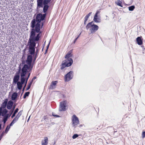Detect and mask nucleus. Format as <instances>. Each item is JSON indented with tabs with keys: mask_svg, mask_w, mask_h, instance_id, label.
Here are the masks:
<instances>
[{
	"mask_svg": "<svg viewBox=\"0 0 145 145\" xmlns=\"http://www.w3.org/2000/svg\"><path fill=\"white\" fill-rule=\"evenodd\" d=\"M40 40L29 38L27 42V46H28L29 54H27V57L26 59V64L27 67L29 71H31L33 68L34 63L33 60V55L35 53V49L37 43Z\"/></svg>",
	"mask_w": 145,
	"mask_h": 145,
	"instance_id": "2",
	"label": "nucleus"
},
{
	"mask_svg": "<svg viewBox=\"0 0 145 145\" xmlns=\"http://www.w3.org/2000/svg\"><path fill=\"white\" fill-rule=\"evenodd\" d=\"M18 97V94L16 92H14L12 94L11 96V99L12 101L16 100Z\"/></svg>",
	"mask_w": 145,
	"mask_h": 145,
	"instance_id": "16",
	"label": "nucleus"
},
{
	"mask_svg": "<svg viewBox=\"0 0 145 145\" xmlns=\"http://www.w3.org/2000/svg\"><path fill=\"white\" fill-rule=\"evenodd\" d=\"M11 126H10V124H9V125H8L7 126V127L5 130V131H3L4 132V133H5V134H6L7 133L8 131H9L10 128V127Z\"/></svg>",
	"mask_w": 145,
	"mask_h": 145,
	"instance_id": "23",
	"label": "nucleus"
},
{
	"mask_svg": "<svg viewBox=\"0 0 145 145\" xmlns=\"http://www.w3.org/2000/svg\"><path fill=\"white\" fill-rule=\"evenodd\" d=\"M142 38L141 37H138L136 38L137 43L139 45H141L143 44L142 39Z\"/></svg>",
	"mask_w": 145,
	"mask_h": 145,
	"instance_id": "12",
	"label": "nucleus"
},
{
	"mask_svg": "<svg viewBox=\"0 0 145 145\" xmlns=\"http://www.w3.org/2000/svg\"><path fill=\"white\" fill-rule=\"evenodd\" d=\"M142 136L143 138L145 137V131H143L142 133Z\"/></svg>",
	"mask_w": 145,
	"mask_h": 145,
	"instance_id": "35",
	"label": "nucleus"
},
{
	"mask_svg": "<svg viewBox=\"0 0 145 145\" xmlns=\"http://www.w3.org/2000/svg\"><path fill=\"white\" fill-rule=\"evenodd\" d=\"M30 94V92H27L25 93L24 96L23 98L24 99H25L27 97H28Z\"/></svg>",
	"mask_w": 145,
	"mask_h": 145,
	"instance_id": "25",
	"label": "nucleus"
},
{
	"mask_svg": "<svg viewBox=\"0 0 145 145\" xmlns=\"http://www.w3.org/2000/svg\"><path fill=\"white\" fill-rule=\"evenodd\" d=\"M25 50H26L25 49L23 50V54H25Z\"/></svg>",
	"mask_w": 145,
	"mask_h": 145,
	"instance_id": "47",
	"label": "nucleus"
},
{
	"mask_svg": "<svg viewBox=\"0 0 145 145\" xmlns=\"http://www.w3.org/2000/svg\"><path fill=\"white\" fill-rule=\"evenodd\" d=\"M21 66V65H19L18 70L21 71V77H25L27 73L31 71L27 67V65H24L22 68Z\"/></svg>",
	"mask_w": 145,
	"mask_h": 145,
	"instance_id": "4",
	"label": "nucleus"
},
{
	"mask_svg": "<svg viewBox=\"0 0 145 145\" xmlns=\"http://www.w3.org/2000/svg\"><path fill=\"white\" fill-rule=\"evenodd\" d=\"M57 82L58 81H52L50 84V85L49 86V89H54V86H56Z\"/></svg>",
	"mask_w": 145,
	"mask_h": 145,
	"instance_id": "11",
	"label": "nucleus"
},
{
	"mask_svg": "<svg viewBox=\"0 0 145 145\" xmlns=\"http://www.w3.org/2000/svg\"><path fill=\"white\" fill-rule=\"evenodd\" d=\"M48 139L47 137H44V140L42 141V145H47L48 144Z\"/></svg>",
	"mask_w": 145,
	"mask_h": 145,
	"instance_id": "18",
	"label": "nucleus"
},
{
	"mask_svg": "<svg viewBox=\"0 0 145 145\" xmlns=\"http://www.w3.org/2000/svg\"><path fill=\"white\" fill-rule=\"evenodd\" d=\"M37 10L39 11L40 8H43L42 12L37 14L35 18H33L30 24V32L29 38L40 40L42 31L41 29L43 27L49 7L48 4L50 2L45 1L44 0H37Z\"/></svg>",
	"mask_w": 145,
	"mask_h": 145,
	"instance_id": "1",
	"label": "nucleus"
},
{
	"mask_svg": "<svg viewBox=\"0 0 145 145\" xmlns=\"http://www.w3.org/2000/svg\"><path fill=\"white\" fill-rule=\"evenodd\" d=\"M72 52V50H71L69 51L65 56V58L66 59L71 58V57H72L73 56L72 54H71Z\"/></svg>",
	"mask_w": 145,
	"mask_h": 145,
	"instance_id": "13",
	"label": "nucleus"
},
{
	"mask_svg": "<svg viewBox=\"0 0 145 145\" xmlns=\"http://www.w3.org/2000/svg\"><path fill=\"white\" fill-rule=\"evenodd\" d=\"M36 78V76L34 77L32 79V80L31 81H33V80H35Z\"/></svg>",
	"mask_w": 145,
	"mask_h": 145,
	"instance_id": "46",
	"label": "nucleus"
},
{
	"mask_svg": "<svg viewBox=\"0 0 145 145\" xmlns=\"http://www.w3.org/2000/svg\"><path fill=\"white\" fill-rule=\"evenodd\" d=\"M93 20L96 23H100L101 22V17L99 16H94Z\"/></svg>",
	"mask_w": 145,
	"mask_h": 145,
	"instance_id": "14",
	"label": "nucleus"
},
{
	"mask_svg": "<svg viewBox=\"0 0 145 145\" xmlns=\"http://www.w3.org/2000/svg\"><path fill=\"white\" fill-rule=\"evenodd\" d=\"M52 116L56 118H58L60 117L59 116L57 115H56L55 114H54V113H52Z\"/></svg>",
	"mask_w": 145,
	"mask_h": 145,
	"instance_id": "34",
	"label": "nucleus"
},
{
	"mask_svg": "<svg viewBox=\"0 0 145 145\" xmlns=\"http://www.w3.org/2000/svg\"><path fill=\"white\" fill-rule=\"evenodd\" d=\"M74 76V72L72 71H70L66 74L64 76L65 81V82H68L72 79Z\"/></svg>",
	"mask_w": 145,
	"mask_h": 145,
	"instance_id": "6",
	"label": "nucleus"
},
{
	"mask_svg": "<svg viewBox=\"0 0 145 145\" xmlns=\"http://www.w3.org/2000/svg\"><path fill=\"white\" fill-rule=\"evenodd\" d=\"M22 110H21L19 112H18V114L21 116L22 114Z\"/></svg>",
	"mask_w": 145,
	"mask_h": 145,
	"instance_id": "38",
	"label": "nucleus"
},
{
	"mask_svg": "<svg viewBox=\"0 0 145 145\" xmlns=\"http://www.w3.org/2000/svg\"><path fill=\"white\" fill-rule=\"evenodd\" d=\"M67 104V101L64 100L60 103V108L59 111H65L66 110V107Z\"/></svg>",
	"mask_w": 145,
	"mask_h": 145,
	"instance_id": "7",
	"label": "nucleus"
},
{
	"mask_svg": "<svg viewBox=\"0 0 145 145\" xmlns=\"http://www.w3.org/2000/svg\"><path fill=\"white\" fill-rule=\"evenodd\" d=\"M19 109L18 108H16L14 111H13V113L11 116V118H13L16 116V114L18 112Z\"/></svg>",
	"mask_w": 145,
	"mask_h": 145,
	"instance_id": "19",
	"label": "nucleus"
},
{
	"mask_svg": "<svg viewBox=\"0 0 145 145\" xmlns=\"http://www.w3.org/2000/svg\"><path fill=\"white\" fill-rule=\"evenodd\" d=\"M5 133H4V132L3 131L0 136L3 137V136H4Z\"/></svg>",
	"mask_w": 145,
	"mask_h": 145,
	"instance_id": "36",
	"label": "nucleus"
},
{
	"mask_svg": "<svg viewBox=\"0 0 145 145\" xmlns=\"http://www.w3.org/2000/svg\"><path fill=\"white\" fill-rule=\"evenodd\" d=\"M25 82V77H21L20 81L16 83L17 88L19 90L22 89L23 85L24 83Z\"/></svg>",
	"mask_w": 145,
	"mask_h": 145,
	"instance_id": "8",
	"label": "nucleus"
},
{
	"mask_svg": "<svg viewBox=\"0 0 145 145\" xmlns=\"http://www.w3.org/2000/svg\"><path fill=\"white\" fill-rule=\"evenodd\" d=\"M55 143H56V142H54V144H55Z\"/></svg>",
	"mask_w": 145,
	"mask_h": 145,
	"instance_id": "55",
	"label": "nucleus"
},
{
	"mask_svg": "<svg viewBox=\"0 0 145 145\" xmlns=\"http://www.w3.org/2000/svg\"><path fill=\"white\" fill-rule=\"evenodd\" d=\"M79 37V36H78V37H77L75 39V40H77V39H78V37Z\"/></svg>",
	"mask_w": 145,
	"mask_h": 145,
	"instance_id": "49",
	"label": "nucleus"
},
{
	"mask_svg": "<svg viewBox=\"0 0 145 145\" xmlns=\"http://www.w3.org/2000/svg\"><path fill=\"white\" fill-rule=\"evenodd\" d=\"M72 123L73 126L74 127L76 128V126L79 123V121L78 118L74 114L72 116Z\"/></svg>",
	"mask_w": 145,
	"mask_h": 145,
	"instance_id": "9",
	"label": "nucleus"
},
{
	"mask_svg": "<svg viewBox=\"0 0 145 145\" xmlns=\"http://www.w3.org/2000/svg\"><path fill=\"white\" fill-rule=\"evenodd\" d=\"M29 118H30V117H29V118H28V120L27 121H28L29 120Z\"/></svg>",
	"mask_w": 145,
	"mask_h": 145,
	"instance_id": "57",
	"label": "nucleus"
},
{
	"mask_svg": "<svg viewBox=\"0 0 145 145\" xmlns=\"http://www.w3.org/2000/svg\"><path fill=\"white\" fill-rule=\"evenodd\" d=\"M135 6L134 5H132L128 7L129 10L130 11H133L135 8Z\"/></svg>",
	"mask_w": 145,
	"mask_h": 145,
	"instance_id": "24",
	"label": "nucleus"
},
{
	"mask_svg": "<svg viewBox=\"0 0 145 145\" xmlns=\"http://www.w3.org/2000/svg\"><path fill=\"white\" fill-rule=\"evenodd\" d=\"M5 105L6 106L7 109L8 110H14L16 107V105H13L14 102L12 100L8 101V99L7 98L4 99L1 104L3 106Z\"/></svg>",
	"mask_w": 145,
	"mask_h": 145,
	"instance_id": "3",
	"label": "nucleus"
},
{
	"mask_svg": "<svg viewBox=\"0 0 145 145\" xmlns=\"http://www.w3.org/2000/svg\"><path fill=\"white\" fill-rule=\"evenodd\" d=\"M20 115H19L18 114L16 116V117L17 118H18L19 119V118L20 117Z\"/></svg>",
	"mask_w": 145,
	"mask_h": 145,
	"instance_id": "41",
	"label": "nucleus"
},
{
	"mask_svg": "<svg viewBox=\"0 0 145 145\" xmlns=\"http://www.w3.org/2000/svg\"><path fill=\"white\" fill-rule=\"evenodd\" d=\"M13 111H14V110H10L9 114L10 115V116H11V115L12 114V113H13Z\"/></svg>",
	"mask_w": 145,
	"mask_h": 145,
	"instance_id": "39",
	"label": "nucleus"
},
{
	"mask_svg": "<svg viewBox=\"0 0 145 145\" xmlns=\"http://www.w3.org/2000/svg\"><path fill=\"white\" fill-rule=\"evenodd\" d=\"M22 110H21L19 112H18V114L21 116L22 114Z\"/></svg>",
	"mask_w": 145,
	"mask_h": 145,
	"instance_id": "37",
	"label": "nucleus"
},
{
	"mask_svg": "<svg viewBox=\"0 0 145 145\" xmlns=\"http://www.w3.org/2000/svg\"><path fill=\"white\" fill-rule=\"evenodd\" d=\"M116 4L121 7H122V3L120 0H117L116 2Z\"/></svg>",
	"mask_w": 145,
	"mask_h": 145,
	"instance_id": "22",
	"label": "nucleus"
},
{
	"mask_svg": "<svg viewBox=\"0 0 145 145\" xmlns=\"http://www.w3.org/2000/svg\"><path fill=\"white\" fill-rule=\"evenodd\" d=\"M32 82H33V81H31L28 84L27 87L26 88V91L28 90L30 88V87H31V84L32 83Z\"/></svg>",
	"mask_w": 145,
	"mask_h": 145,
	"instance_id": "26",
	"label": "nucleus"
},
{
	"mask_svg": "<svg viewBox=\"0 0 145 145\" xmlns=\"http://www.w3.org/2000/svg\"><path fill=\"white\" fill-rule=\"evenodd\" d=\"M82 125H80V127H82Z\"/></svg>",
	"mask_w": 145,
	"mask_h": 145,
	"instance_id": "54",
	"label": "nucleus"
},
{
	"mask_svg": "<svg viewBox=\"0 0 145 145\" xmlns=\"http://www.w3.org/2000/svg\"><path fill=\"white\" fill-rule=\"evenodd\" d=\"M81 33H80V34L78 36H80V35H81Z\"/></svg>",
	"mask_w": 145,
	"mask_h": 145,
	"instance_id": "56",
	"label": "nucleus"
},
{
	"mask_svg": "<svg viewBox=\"0 0 145 145\" xmlns=\"http://www.w3.org/2000/svg\"><path fill=\"white\" fill-rule=\"evenodd\" d=\"M37 53H35V57H37Z\"/></svg>",
	"mask_w": 145,
	"mask_h": 145,
	"instance_id": "52",
	"label": "nucleus"
},
{
	"mask_svg": "<svg viewBox=\"0 0 145 145\" xmlns=\"http://www.w3.org/2000/svg\"><path fill=\"white\" fill-rule=\"evenodd\" d=\"M100 11L99 10H97L94 16H99L98 14H99Z\"/></svg>",
	"mask_w": 145,
	"mask_h": 145,
	"instance_id": "32",
	"label": "nucleus"
},
{
	"mask_svg": "<svg viewBox=\"0 0 145 145\" xmlns=\"http://www.w3.org/2000/svg\"><path fill=\"white\" fill-rule=\"evenodd\" d=\"M30 73H29L28 74L27 77L26 78H25V83H25V85L24 87V88H23V91L24 90V89H25V87L26 86L28 80L29 79V76H30Z\"/></svg>",
	"mask_w": 145,
	"mask_h": 145,
	"instance_id": "17",
	"label": "nucleus"
},
{
	"mask_svg": "<svg viewBox=\"0 0 145 145\" xmlns=\"http://www.w3.org/2000/svg\"><path fill=\"white\" fill-rule=\"evenodd\" d=\"M88 20H86L85 19H84V25H86V21H87Z\"/></svg>",
	"mask_w": 145,
	"mask_h": 145,
	"instance_id": "45",
	"label": "nucleus"
},
{
	"mask_svg": "<svg viewBox=\"0 0 145 145\" xmlns=\"http://www.w3.org/2000/svg\"><path fill=\"white\" fill-rule=\"evenodd\" d=\"M73 61L72 58H69L66 59L64 60L62 63L61 69L62 70L66 67H68L71 66L72 64Z\"/></svg>",
	"mask_w": 145,
	"mask_h": 145,
	"instance_id": "5",
	"label": "nucleus"
},
{
	"mask_svg": "<svg viewBox=\"0 0 145 145\" xmlns=\"http://www.w3.org/2000/svg\"><path fill=\"white\" fill-rule=\"evenodd\" d=\"M98 26L95 24H93L92 27L89 29L91 33H93L96 32L98 29Z\"/></svg>",
	"mask_w": 145,
	"mask_h": 145,
	"instance_id": "10",
	"label": "nucleus"
},
{
	"mask_svg": "<svg viewBox=\"0 0 145 145\" xmlns=\"http://www.w3.org/2000/svg\"><path fill=\"white\" fill-rule=\"evenodd\" d=\"M25 55H26V54H23L22 57L21 58V60H25Z\"/></svg>",
	"mask_w": 145,
	"mask_h": 145,
	"instance_id": "33",
	"label": "nucleus"
},
{
	"mask_svg": "<svg viewBox=\"0 0 145 145\" xmlns=\"http://www.w3.org/2000/svg\"><path fill=\"white\" fill-rule=\"evenodd\" d=\"M43 48H42V50H43Z\"/></svg>",
	"mask_w": 145,
	"mask_h": 145,
	"instance_id": "58",
	"label": "nucleus"
},
{
	"mask_svg": "<svg viewBox=\"0 0 145 145\" xmlns=\"http://www.w3.org/2000/svg\"><path fill=\"white\" fill-rule=\"evenodd\" d=\"M47 51H48V50L46 49V50L45 51V53H44V54H46L47 53Z\"/></svg>",
	"mask_w": 145,
	"mask_h": 145,
	"instance_id": "50",
	"label": "nucleus"
},
{
	"mask_svg": "<svg viewBox=\"0 0 145 145\" xmlns=\"http://www.w3.org/2000/svg\"><path fill=\"white\" fill-rule=\"evenodd\" d=\"M3 117V122L4 124H5L6 122L8 120V118H6V117H5L4 116Z\"/></svg>",
	"mask_w": 145,
	"mask_h": 145,
	"instance_id": "28",
	"label": "nucleus"
},
{
	"mask_svg": "<svg viewBox=\"0 0 145 145\" xmlns=\"http://www.w3.org/2000/svg\"><path fill=\"white\" fill-rule=\"evenodd\" d=\"M93 21L91 22H90L88 23L86 26V29L87 30L89 28L91 27H92L93 25Z\"/></svg>",
	"mask_w": 145,
	"mask_h": 145,
	"instance_id": "21",
	"label": "nucleus"
},
{
	"mask_svg": "<svg viewBox=\"0 0 145 145\" xmlns=\"http://www.w3.org/2000/svg\"><path fill=\"white\" fill-rule=\"evenodd\" d=\"M39 49H37L36 50L35 53H38V52H39Z\"/></svg>",
	"mask_w": 145,
	"mask_h": 145,
	"instance_id": "48",
	"label": "nucleus"
},
{
	"mask_svg": "<svg viewBox=\"0 0 145 145\" xmlns=\"http://www.w3.org/2000/svg\"><path fill=\"white\" fill-rule=\"evenodd\" d=\"M18 119L15 117L10 123V126H12L15 123L18 121Z\"/></svg>",
	"mask_w": 145,
	"mask_h": 145,
	"instance_id": "20",
	"label": "nucleus"
},
{
	"mask_svg": "<svg viewBox=\"0 0 145 145\" xmlns=\"http://www.w3.org/2000/svg\"><path fill=\"white\" fill-rule=\"evenodd\" d=\"M45 1L49 2H50L51 0H44Z\"/></svg>",
	"mask_w": 145,
	"mask_h": 145,
	"instance_id": "44",
	"label": "nucleus"
},
{
	"mask_svg": "<svg viewBox=\"0 0 145 145\" xmlns=\"http://www.w3.org/2000/svg\"><path fill=\"white\" fill-rule=\"evenodd\" d=\"M76 41V40H74V43Z\"/></svg>",
	"mask_w": 145,
	"mask_h": 145,
	"instance_id": "53",
	"label": "nucleus"
},
{
	"mask_svg": "<svg viewBox=\"0 0 145 145\" xmlns=\"http://www.w3.org/2000/svg\"><path fill=\"white\" fill-rule=\"evenodd\" d=\"M91 13H92L91 12H90L88 14L86 15V16H85V17L84 18V19H85L86 20H88V18L90 16Z\"/></svg>",
	"mask_w": 145,
	"mask_h": 145,
	"instance_id": "27",
	"label": "nucleus"
},
{
	"mask_svg": "<svg viewBox=\"0 0 145 145\" xmlns=\"http://www.w3.org/2000/svg\"><path fill=\"white\" fill-rule=\"evenodd\" d=\"M49 44H50V43L48 44L47 46L46 49H47V50L48 49L49 47Z\"/></svg>",
	"mask_w": 145,
	"mask_h": 145,
	"instance_id": "43",
	"label": "nucleus"
},
{
	"mask_svg": "<svg viewBox=\"0 0 145 145\" xmlns=\"http://www.w3.org/2000/svg\"><path fill=\"white\" fill-rule=\"evenodd\" d=\"M21 71L18 70L17 72L16 73L15 75H16L19 76H21Z\"/></svg>",
	"mask_w": 145,
	"mask_h": 145,
	"instance_id": "30",
	"label": "nucleus"
},
{
	"mask_svg": "<svg viewBox=\"0 0 145 145\" xmlns=\"http://www.w3.org/2000/svg\"><path fill=\"white\" fill-rule=\"evenodd\" d=\"M78 135L77 134H74L72 137V138L73 139H74L76 138H77V137H78Z\"/></svg>",
	"mask_w": 145,
	"mask_h": 145,
	"instance_id": "31",
	"label": "nucleus"
},
{
	"mask_svg": "<svg viewBox=\"0 0 145 145\" xmlns=\"http://www.w3.org/2000/svg\"><path fill=\"white\" fill-rule=\"evenodd\" d=\"M47 118V117L46 116H45L43 117V119L44 120H45Z\"/></svg>",
	"mask_w": 145,
	"mask_h": 145,
	"instance_id": "42",
	"label": "nucleus"
},
{
	"mask_svg": "<svg viewBox=\"0 0 145 145\" xmlns=\"http://www.w3.org/2000/svg\"><path fill=\"white\" fill-rule=\"evenodd\" d=\"M20 78V76L14 75L13 79V83L15 84L18 83L19 81Z\"/></svg>",
	"mask_w": 145,
	"mask_h": 145,
	"instance_id": "15",
	"label": "nucleus"
},
{
	"mask_svg": "<svg viewBox=\"0 0 145 145\" xmlns=\"http://www.w3.org/2000/svg\"><path fill=\"white\" fill-rule=\"evenodd\" d=\"M1 127H2V125L0 123V130H1Z\"/></svg>",
	"mask_w": 145,
	"mask_h": 145,
	"instance_id": "51",
	"label": "nucleus"
},
{
	"mask_svg": "<svg viewBox=\"0 0 145 145\" xmlns=\"http://www.w3.org/2000/svg\"><path fill=\"white\" fill-rule=\"evenodd\" d=\"M36 58H37V57L35 56V58H34V59H33V63H34V64L35 62L36 59Z\"/></svg>",
	"mask_w": 145,
	"mask_h": 145,
	"instance_id": "40",
	"label": "nucleus"
},
{
	"mask_svg": "<svg viewBox=\"0 0 145 145\" xmlns=\"http://www.w3.org/2000/svg\"><path fill=\"white\" fill-rule=\"evenodd\" d=\"M22 62L21 63H20V65H21L22 66L23 65H24L26 64L25 63H26V60H21Z\"/></svg>",
	"mask_w": 145,
	"mask_h": 145,
	"instance_id": "29",
	"label": "nucleus"
}]
</instances>
